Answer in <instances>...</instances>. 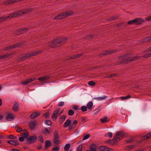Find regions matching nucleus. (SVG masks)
Here are the masks:
<instances>
[{
    "mask_svg": "<svg viewBox=\"0 0 151 151\" xmlns=\"http://www.w3.org/2000/svg\"><path fill=\"white\" fill-rule=\"evenodd\" d=\"M78 123V121L77 120H75L73 122L72 124L69 126L68 128V130L69 131L72 130L74 128L77 126Z\"/></svg>",
    "mask_w": 151,
    "mask_h": 151,
    "instance_id": "nucleus-10",
    "label": "nucleus"
},
{
    "mask_svg": "<svg viewBox=\"0 0 151 151\" xmlns=\"http://www.w3.org/2000/svg\"><path fill=\"white\" fill-rule=\"evenodd\" d=\"M49 45L50 47H56L53 41L51 42L49 44Z\"/></svg>",
    "mask_w": 151,
    "mask_h": 151,
    "instance_id": "nucleus-40",
    "label": "nucleus"
},
{
    "mask_svg": "<svg viewBox=\"0 0 151 151\" xmlns=\"http://www.w3.org/2000/svg\"><path fill=\"white\" fill-rule=\"evenodd\" d=\"M151 40V36L146 37L145 39V41L146 42H148Z\"/></svg>",
    "mask_w": 151,
    "mask_h": 151,
    "instance_id": "nucleus-46",
    "label": "nucleus"
},
{
    "mask_svg": "<svg viewBox=\"0 0 151 151\" xmlns=\"http://www.w3.org/2000/svg\"><path fill=\"white\" fill-rule=\"evenodd\" d=\"M94 37V36L90 35H88L87 36V39L88 40H90L92 39Z\"/></svg>",
    "mask_w": 151,
    "mask_h": 151,
    "instance_id": "nucleus-57",
    "label": "nucleus"
},
{
    "mask_svg": "<svg viewBox=\"0 0 151 151\" xmlns=\"http://www.w3.org/2000/svg\"><path fill=\"white\" fill-rule=\"evenodd\" d=\"M32 9H28L17 11L12 14H10L7 17H6L7 18H7L11 19L13 17H17L19 16L22 15L24 14L30 12L32 11Z\"/></svg>",
    "mask_w": 151,
    "mask_h": 151,
    "instance_id": "nucleus-1",
    "label": "nucleus"
},
{
    "mask_svg": "<svg viewBox=\"0 0 151 151\" xmlns=\"http://www.w3.org/2000/svg\"><path fill=\"white\" fill-rule=\"evenodd\" d=\"M138 57H139V58L138 59H139L140 58H141V57H143L144 58H150L149 56L148 55V54H147L145 55H144L141 56H140V57L138 56Z\"/></svg>",
    "mask_w": 151,
    "mask_h": 151,
    "instance_id": "nucleus-54",
    "label": "nucleus"
},
{
    "mask_svg": "<svg viewBox=\"0 0 151 151\" xmlns=\"http://www.w3.org/2000/svg\"><path fill=\"white\" fill-rule=\"evenodd\" d=\"M20 44H16L10 46H9L5 47L4 49V51L10 50L15 48L17 47H20Z\"/></svg>",
    "mask_w": 151,
    "mask_h": 151,
    "instance_id": "nucleus-6",
    "label": "nucleus"
},
{
    "mask_svg": "<svg viewBox=\"0 0 151 151\" xmlns=\"http://www.w3.org/2000/svg\"><path fill=\"white\" fill-rule=\"evenodd\" d=\"M151 137V132H149L143 136V139L144 140L147 139Z\"/></svg>",
    "mask_w": 151,
    "mask_h": 151,
    "instance_id": "nucleus-29",
    "label": "nucleus"
},
{
    "mask_svg": "<svg viewBox=\"0 0 151 151\" xmlns=\"http://www.w3.org/2000/svg\"><path fill=\"white\" fill-rule=\"evenodd\" d=\"M41 114V113L38 112H35L32 113L30 116L31 119H33L37 117Z\"/></svg>",
    "mask_w": 151,
    "mask_h": 151,
    "instance_id": "nucleus-17",
    "label": "nucleus"
},
{
    "mask_svg": "<svg viewBox=\"0 0 151 151\" xmlns=\"http://www.w3.org/2000/svg\"><path fill=\"white\" fill-rule=\"evenodd\" d=\"M37 137L36 135L30 137L27 139V142L29 144L35 142L37 140Z\"/></svg>",
    "mask_w": 151,
    "mask_h": 151,
    "instance_id": "nucleus-8",
    "label": "nucleus"
},
{
    "mask_svg": "<svg viewBox=\"0 0 151 151\" xmlns=\"http://www.w3.org/2000/svg\"><path fill=\"white\" fill-rule=\"evenodd\" d=\"M61 44L63 43H65L67 40L68 39L66 37L63 38H60Z\"/></svg>",
    "mask_w": 151,
    "mask_h": 151,
    "instance_id": "nucleus-35",
    "label": "nucleus"
},
{
    "mask_svg": "<svg viewBox=\"0 0 151 151\" xmlns=\"http://www.w3.org/2000/svg\"><path fill=\"white\" fill-rule=\"evenodd\" d=\"M6 118L7 120H12L14 119L13 115V114H8L7 115Z\"/></svg>",
    "mask_w": 151,
    "mask_h": 151,
    "instance_id": "nucleus-30",
    "label": "nucleus"
},
{
    "mask_svg": "<svg viewBox=\"0 0 151 151\" xmlns=\"http://www.w3.org/2000/svg\"><path fill=\"white\" fill-rule=\"evenodd\" d=\"M73 12L72 11L70 10L67 11L56 16L54 18V19L55 20L62 19L69 16L72 15H73Z\"/></svg>",
    "mask_w": 151,
    "mask_h": 151,
    "instance_id": "nucleus-3",
    "label": "nucleus"
},
{
    "mask_svg": "<svg viewBox=\"0 0 151 151\" xmlns=\"http://www.w3.org/2000/svg\"><path fill=\"white\" fill-rule=\"evenodd\" d=\"M118 76L117 73H113L111 74H109L108 76L105 77V78H110L112 77H115Z\"/></svg>",
    "mask_w": 151,
    "mask_h": 151,
    "instance_id": "nucleus-27",
    "label": "nucleus"
},
{
    "mask_svg": "<svg viewBox=\"0 0 151 151\" xmlns=\"http://www.w3.org/2000/svg\"><path fill=\"white\" fill-rule=\"evenodd\" d=\"M121 139L120 137L115 135L113 138V140L114 141L113 142H115V141L117 142L119 141Z\"/></svg>",
    "mask_w": 151,
    "mask_h": 151,
    "instance_id": "nucleus-28",
    "label": "nucleus"
},
{
    "mask_svg": "<svg viewBox=\"0 0 151 151\" xmlns=\"http://www.w3.org/2000/svg\"><path fill=\"white\" fill-rule=\"evenodd\" d=\"M99 150L101 151H113L112 149L106 146H101L99 147Z\"/></svg>",
    "mask_w": 151,
    "mask_h": 151,
    "instance_id": "nucleus-11",
    "label": "nucleus"
},
{
    "mask_svg": "<svg viewBox=\"0 0 151 151\" xmlns=\"http://www.w3.org/2000/svg\"><path fill=\"white\" fill-rule=\"evenodd\" d=\"M90 137V135L89 134H87L83 138V140H86L88 138Z\"/></svg>",
    "mask_w": 151,
    "mask_h": 151,
    "instance_id": "nucleus-51",
    "label": "nucleus"
},
{
    "mask_svg": "<svg viewBox=\"0 0 151 151\" xmlns=\"http://www.w3.org/2000/svg\"><path fill=\"white\" fill-rule=\"evenodd\" d=\"M36 122L35 121H30L29 124L30 128L31 129H33L36 126Z\"/></svg>",
    "mask_w": 151,
    "mask_h": 151,
    "instance_id": "nucleus-16",
    "label": "nucleus"
},
{
    "mask_svg": "<svg viewBox=\"0 0 151 151\" xmlns=\"http://www.w3.org/2000/svg\"><path fill=\"white\" fill-rule=\"evenodd\" d=\"M133 141V139H130L127 140L126 141V142L127 143H128L130 142H132Z\"/></svg>",
    "mask_w": 151,
    "mask_h": 151,
    "instance_id": "nucleus-64",
    "label": "nucleus"
},
{
    "mask_svg": "<svg viewBox=\"0 0 151 151\" xmlns=\"http://www.w3.org/2000/svg\"><path fill=\"white\" fill-rule=\"evenodd\" d=\"M139 58V57L137 56H135L132 57H128L127 58L123 59L120 62L121 63H127L129 62H131L137 60Z\"/></svg>",
    "mask_w": 151,
    "mask_h": 151,
    "instance_id": "nucleus-5",
    "label": "nucleus"
},
{
    "mask_svg": "<svg viewBox=\"0 0 151 151\" xmlns=\"http://www.w3.org/2000/svg\"><path fill=\"white\" fill-rule=\"evenodd\" d=\"M83 146L82 145H80L78 148L77 151H82V149Z\"/></svg>",
    "mask_w": 151,
    "mask_h": 151,
    "instance_id": "nucleus-52",
    "label": "nucleus"
},
{
    "mask_svg": "<svg viewBox=\"0 0 151 151\" xmlns=\"http://www.w3.org/2000/svg\"><path fill=\"white\" fill-rule=\"evenodd\" d=\"M88 84L89 86H93L95 85V83L93 81H90L88 82Z\"/></svg>",
    "mask_w": 151,
    "mask_h": 151,
    "instance_id": "nucleus-44",
    "label": "nucleus"
},
{
    "mask_svg": "<svg viewBox=\"0 0 151 151\" xmlns=\"http://www.w3.org/2000/svg\"><path fill=\"white\" fill-rule=\"evenodd\" d=\"M150 51H151V47L146 49L144 51L146 52H148Z\"/></svg>",
    "mask_w": 151,
    "mask_h": 151,
    "instance_id": "nucleus-63",
    "label": "nucleus"
},
{
    "mask_svg": "<svg viewBox=\"0 0 151 151\" xmlns=\"http://www.w3.org/2000/svg\"><path fill=\"white\" fill-rule=\"evenodd\" d=\"M45 147H48L51 145V142L49 141H45Z\"/></svg>",
    "mask_w": 151,
    "mask_h": 151,
    "instance_id": "nucleus-36",
    "label": "nucleus"
},
{
    "mask_svg": "<svg viewBox=\"0 0 151 151\" xmlns=\"http://www.w3.org/2000/svg\"><path fill=\"white\" fill-rule=\"evenodd\" d=\"M70 144L68 143L66 144L64 147V149L65 150V151H68V150H69L70 147Z\"/></svg>",
    "mask_w": 151,
    "mask_h": 151,
    "instance_id": "nucleus-33",
    "label": "nucleus"
},
{
    "mask_svg": "<svg viewBox=\"0 0 151 151\" xmlns=\"http://www.w3.org/2000/svg\"><path fill=\"white\" fill-rule=\"evenodd\" d=\"M28 30L27 28H23L18 29L16 32V35H19L25 32H26Z\"/></svg>",
    "mask_w": 151,
    "mask_h": 151,
    "instance_id": "nucleus-9",
    "label": "nucleus"
},
{
    "mask_svg": "<svg viewBox=\"0 0 151 151\" xmlns=\"http://www.w3.org/2000/svg\"><path fill=\"white\" fill-rule=\"evenodd\" d=\"M116 135L120 137L121 138H122V137L124 136V133L122 132H119L116 133Z\"/></svg>",
    "mask_w": 151,
    "mask_h": 151,
    "instance_id": "nucleus-34",
    "label": "nucleus"
},
{
    "mask_svg": "<svg viewBox=\"0 0 151 151\" xmlns=\"http://www.w3.org/2000/svg\"><path fill=\"white\" fill-rule=\"evenodd\" d=\"M6 17H0V22H3L6 19Z\"/></svg>",
    "mask_w": 151,
    "mask_h": 151,
    "instance_id": "nucleus-49",
    "label": "nucleus"
},
{
    "mask_svg": "<svg viewBox=\"0 0 151 151\" xmlns=\"http://www.w3.org/2000/svg\"><path fill=\"white\" fill-rule=\"evenodd\" d=\"M134 145H133L127 146L126 147V149L127 150H130L133 148L134 147Z\"/></svg>",
    "mask_w": 151,
    "mask_h": 151,
    "instance_id": "nucleus-45",
    "label": "nucleus"
},
{
    "mask_svg": "<svg viewBox=\"0 0 151 151\" xmlns=\"http://www.w3.org/2000/svg\"><path fill=\"white\" fill-rule=\"evenodd\" d=\"M19 105L17 103H15L13 107V110L14 111H17L19 110Z\"/></svg>",
    "mask_w": 151,
    "mask_h": 151,
    "instance_id": "nucleus-18",
    "label": "nucleus"
},
{
    "mask_svg": "<svg viewBox=\"0 0 151 151\" xmlns=\"http://www.w3.org/2000/svg\"><path fill=\"white\" fill-rule=\"evenodd\" d=\"M23 0H12V3H14L20 2Z\"/></svg>",
    "mask_w": 151,
    "mask_h": 151,
    "instance_id": "nucleus-58",
    "label": "nucleus"
},
{
    "mask_svg": "<svg viewBox=\"0 0 151 151\" xmlns=\"http://www.w3.org/2000/svg\"><path fill=\"white\" fill-rule=\"evenodd\" d=\"M68 114L70 116L74 114V112L72 110H70L68 111Z\"/></svg>",
    "mask_w": 151,
    "mask_h": 151,
    "instance_id": "nucleus-48",
    "label": "nucleus"
},
{
    "mask_svg": "<svg viewBox=\"0 0 151 151\" xmlns=\"http://www.w3.org/2000/svg\"><path fill=\"white\" fill-rule=\"evenodd\" d=\"M135 25H138L142 23L144 20L142 18H140L135 19Z\"/></svg>",
    "mask_w": 151,
    "mask_h": 151,
    "instance_id": "nucleus-13",
    "label": "nucleus"
},
{
    "mask_svg": "<svg viewBox=\"0 0 151 151\" xmlns=\"http://www.w3.org/2000/svg\"><path fill=\"white\" fill-rule=\"evenodd\" d=\"M89 149L90 151H96V146L95 144H92L90 145Z\"/></svg>",
    "mask_w": 151,
    "mask_h": 151,
    "instance_id": "nucleus-21",
    "label": "nucleus"
},
{
    "mask_svg": "<svg viewBox=\"0 0 151 151\" xmlns=\"http://www.w3.org/2000/svg\"><path fill=\"white\" fill-rule=\"evenodd\" d=\"M109 138H111L112 137V133L111 132H109L107 134Z\"/></svg>",
    "mask_w": 151,
    "mask_h": 151,
    "instance_id": "nucleus-60",
    "label": "nucleus"
},
{
    "mask_svg": "<svg viewBox=\"0 0 151 151\" xmlns=\"http://www.w3.org/2000/svg\"><path fill=\"white\" fill-rule=\"evenodd\" d=\"M83 55V53H80L79 54H78L75 55H74L73 56H72L71 57H70V58H69L68 59H75L77 58H79L81 56H82Z\"/></svg>",
    "mask_w": 151,
    "mask_h": 151,
    "instance_id": "nucleus-20",
    "label": "nucleus"
},
{
    "mask_svg": "<svg viewBox=\"0 0 151 151\" xmlns=\"http://www.w3.org/2000/svg\"><path fill=\"white\" fill-rule=\"evenodd\" d=\"M108 121L107 117H105L103 118H102L100 119V121L102 123H105L107 122Z\"/></svg>",
    "mask_w": 151,
    "mask_h": 151,
    "instance_id": "nucleus-32",
    "label": "nucleus"
},
{
    "mask_svg": "<svg viewBox=\"0 0 151 151\" xmlns=\"http://www.w3.org/2000/svg\"><path fill=\"white\" fill-rule=\"evenodd\" d=\"M42 52V51L41 50H39L23 54L21 56L18 58V60H24L29 57L38 55Z\"/></svg>",
    "mask_w": 151,
    "mask_h": 151,
    "instance_id": "nucleus-2",
    "label": "nucleus"
},
{
    "mask_svg": "<svg viewBox=\"0 0 151 151\" xmlns=\"http://www.w3.org/2000/svg\"><path fill=\"white\" fill-rule=\"evenodd\" d=\"M50 131L47 128H45V129L43 131V133L44 134L49 133Z\"/></svg>",
    "mask_w": 151,
    "mask_h": 151,
    "instance_id": "nucleus-47",
    "label": "nucleus"
},
{
    "mask_svg": "<svg viewBox=\"0 0 151 151\" xmlns=\"http://www.w3.org/2000/svg\"><path fill=\"white\" fill-rule=\"evenodd\" d=\"M23 130L22 129V128L20 127H18L17 129V131L18 132H19L22 131H23Z\"/></svg>",
    "mask_w": 151,
    "mask_h": 151,
    "instance_id": "nucleus-56",
    "label": "nucleus"
},
{
    "mask_svg": "<svg viewBox=\"0 0 151 151\" xmlns=\"http://www.w3.org/2000/svg\"><path fill=\"white\" fill-rule=\"evenodd\" d=\"M24 134H23V136L24 137L28 138L29 136V133L26 129H24L23 130Z\"/></svg>",
    "mask_w": 151,
    "mask_h": 151,
    "instance_id": "nucleus-25",
    "label": "nucleus"
},
{
    "mask_svg": "<svg viewBox=\"0 0 151 151\" xmlns=\"http://www.w3.org/2000/svg\"><path fill=\"white\" fill-rule=\"evenodd\" d=\"M4 4L5 5H8L10 4H13L12 0H9V1H6L4 2Z\"/></svg>",
    "mask_w": 151,
    "mask_h": 151,
    "instance_id": "nucleus-39",
    "label": "nucleus"
},
{
    "mask_svg": "<svg viewBox=\"0 0 151 151\" xmlns=\"http://www.w3.org/2000/svg\"><path fill=\"white\" fill-rule=\"evenodd\" d=\"M19 140L20 141L22 142L24 140V138L23 137H19Z\"/></svg>",
    "mask_w": 151,
    "mask_h": 151,
    "instance_id": "nucleus-61",
    "label": "nucleus"
},
{
    "mask_svg": "<svg viewBox=\"0 0 151 151\" xmlns=\"http://www.w3.org/2000/svg\"><path fill=\"white\" fill-rule=\"evenodd\" d=\"M93 103L92 101L89 102L87 105V107L89 110H91L93 109Z\"/></svg>",
    "mask_w": 151,
    "mask_h": 151,
    "instance_id": "nucleus-24",
    "label": "nucleus"
},
{
    "mask_svg": "<svg viewBox=\"0 0 151 151\" xmlns=\"http://www.w3.org/2000/svg\"><path fill=\"white\" fill-rule=\"evenodd\" d=\"M61 142V141L60 139V137L58 132L56 130L55 131L53 134V142L55 145H58Z\"/></svg>",
    "mask_w": 151,
    "mask_h": 151,
    "instance_id": "nucleus-4",
    "label": "nucleus"
},
{
    "mask_svg": "<svg viewBox=\"0 0 151 151\" xmlns=\"http://www.w3.org/2000/svg\"><path fill=\"white\" fill-rule=\"evenodd\" d=\"M116 51V50H108L106 51H105L101 53L100 54L101 57H103L104 56L110 55L115 52Z\"/></svg>",
    "mask_w": 151,
    "mask_h": 151,
    "instance_id": "nucleus-7",
    "label": "nucleus"
},
{
    "mask_svg": "<svg viewBox=\"0 0 151 151\" xmlns=\"http://www.w3.org/2000/svg\"><path fill=\"white\" fill-rule=\"evenodd\" d=\"M43 115L45 116L46 118H47V117H48L49 116V112H47L46 113L44 114Z\"/></svg>",
    "mask_w": 151,
    "mask_h": 151,
    "instance_id": "nucleus-55",
    "label": "nucleus"
},
{
    "mask_svg": "<svg viewBox=\"0 0 151 151\" xmlns=\"http://www.w3.org/2000/svg\"><path fill=\"white\" fill-rule=\"evenodd\" d=\"M52 150V151H59L60 150V148L58 147H55L53 148Z\"/></svg>",
    "mask_w": 151,
    "mask_h": 151,
    "instance_id": "nucleus-50",
    "label": "nucleus"
},
{
    "mask_svg": "<svg viewBox=\"0 0 151 151\" xmlns=\"http://www.w3.org/2000/svg\"><path fill=\"white\" fill-rule=\"evenodd\" d=\"M127 23L129 24H134L135 25V19L129 21Z\"/></svg>",
    "mask_w": 151,
    "mask_h": 151,
    "instance_id": "nucleus-41",
    "label": "nucleus"
},
{
    "mask_svg": "<svg viewBox=\"0 0 151 151\" xmlns=\"http://www.w3.org/2000/svg\"><path fill=\"white\" fill-rule=\"evenodd\" d=\"M71 122L69 119H67L63 124V126L65 128L71 125Z\"/></svg>",
    "mask_w": 151,
    "mask_h": 151,
    "instance_id": "nucleus-19",
    "label": "nucleus"
},
{
    "mask_svg": "<svg viewBox=\"0 0 151 151\" xmlns=\"http://www.w3.org/2000/svg\"><path fill=\"white\" fill-rule=\"evenodd\" d=\"M50 77L47 76H45L39 78L38 79V80L40 82H46L49 78Z\"/></svg>",
    "mask_w": 151,
    "mask_h": 151,
    "instance_id": "nucleus-12",
    "label": "nucleus"
},
{
    "mask_svg": "<svg viewBox=\"0 0 151 151\" xmlns=\"http://www.w3.org/2000/svg\"><path fill=\"white\" fill-rule=\"evenodd\" d=\"M60 109H58L55 111L52 115V118L53 119H55L56 120L57 117V115L58 113L60 111Z\"/></svg>",
    "mask_w": 151,
    "mask_h": 151,
    "instance_id": "nucleus-14",
    "label": "nucleus"
},
{
    "mask_svg": "<svg viewBox=\"0 0 151 151\" xmlns=\"http://www.w3.org/2000/svg\"><path fill=\"white\" fill-rule=\"evenodd\" d=\"M8 138L9 139H15L16 137L13 135H10L8 136Z\"/></svg>",
    "mask_w": 151,
    "mask_h": 151,
    "instance_id": "nucleus-53",
    "label": "nucleus"
},
{
    "mask_svg": "<svg viewBox=\"0 0 151 151\" xmlns=\"http://www.w3.org/2000/svg\"><path fill=\"white\" fill-rule=\"evenodd\" d=\"M14 53H12L9 54H6L5 55L6 58H12V56L14 54Z\"/></svg>",
    "mask_w": 151,
    "mask_h": 151,
    "instance_id": "nucleus-37",
    "label": "nucleus"
},
{
    "mask_svg": "<svg viewBox=\"0 0 151 151\" xmlns=\"http://www.w3.org/2000/svg\"><path fill=\"white\" fill-rule=\"evenodd\" d=\"M45 123L48 126H50L52 124L51 122L49 120H46L45 121Z\"/></svg>",
    "mask_w": 151,
    "mask_h": 151,
    "instance_id": "nucleus-42",
    "label": "nucleus"
},
{
    "mask_svg": "<svg viewBox=\"0 0 151 151\" xmlns=\"http://www.w3.org/2000/svg\"><path fill=\"white\" fill-rule=\"evenodd\" d=\"M107 97V96H104L102 97H98L95 98L94 99L97 100L98 101H101L105 99Z\"/></svg>",
    "mask_w": 151,
    "mask_h": 151,
    "instance_id": "nucleus-31",
    "label": "nucleus"
},
{
    "mask_svg": "<svg viewBox=\"0 0 151 151\" xmlns=\"http://www.w3.org/2000/svg\"><path fill=\"white\" fill-rule=\"evenodd\" d=\"M64 103L63 102L61 101L59 102L58 106H62L64 105Z\"/></svg>",
    "mask_w": 151,
    "mask_h": 151,
    "instance_id": "nucleus-62",
    "label": "nucleus"
},
{
    "mask_svg": "<svg viewBox=\"0 0 151 151\" xmlns=\"http://www.w3.org/2000/svg\"><path fill=\"white\" fill-rule=\"evenodd\" d=\"M40 138V140L42 142H44V139L42 136L41 135L39 137Z\"/></svg>",
    "mask_w": 151,
    "mask_h": 151,
    "instance_id": "nucleus-59",
    "label": "nucleus"
},
{
    "mask_svg": "<svg viewBox=\"0 0 151 151\" xmlns=\"http://www.w3.org/2000/svg\"><path fill=\"white\" fill-rule=\"evenodd\" d=\"M81 109L83 111H86L87 110V107L85 106H83L81 107Z\"/></svg>",
    "mask_w": 151,
    "mask_h": 151,
    "instance_id": "nucleus-43",
    "label": "nucleus"
},
{
    "mask_svg": "<svg viewBox=\"0 0 151 151\" xmlns=\"http://www.w3.org/2000/svg\"><path fill=\"white\" fill-rule=\"evenodd\" d=\"M7 142L11 145H19L17 141H15L13 140L8 141Z\"/></svg>",
    "mask_w": 151,
    "mask_h": 151,
    "instance_id": "nucleus-22",
    "label": "nucleus"
},
{
    "mask_svg": "<svg viewBox=\"0 0 151 151\" xmlns=\"http://www.w3.org/2000/svg\"><path fill=\"white\" fill-rule=\"evenodd\" d=\"M56 46H58L59 44H61L60 38H58L53 41Z\"/></svg>",
    "mask_w": 151,
    "mask_h": 151,
    "instance_id": "nucleus-23",
    "label": "nucleus"
},
{
    "mask_svg": "<svg viewBox=\"0 0 151 151\" xmlns=\"http://www.w3.org/2000/svg\"><path fill=\"white\" fill-rule=\"evenodd\" d=\"M35 79V78H30L28 79H26L25 81H22V83L24 85H25L28 84L29 83L32 82Z\"/></svg>",
    "mask_w": 151,
    "mask_h": 151,
    "instance_id": "nucleus-15",
    "label": "nucleus"
},
{
    "mask_svg": "<svg viewBox=\"0 0 151 151\" xmlns=\"http://www.w3.org/2000/svg\"><path fill=\"white\" fill-rule=\"evenodd\" d=\"M131 98V96L129 95H128L126 96H121L119 97L122 100L127 99H129Z\"/></svg>",
    "mask_w": 151,
    "mask_h": 151,
    "instance_id": "nucleus-38",
    "label": "nucleus"
},
{
    "mask_svg": "<svg viewBox=\"0 0 151 151\" xmlns=\"http://www.w3.org/2000/svg\"><path fill=\"white\" fill-rule=\"evenodd\" d=\"M66 118V116L65 115H63L59 118V121L60 124H62Z\"/></svg>",
    "mask_w": 151,
    "mask_h": 151,
    "instance_id": "nucleus-26",
    "label": "nucleus"
}]
</instances>
